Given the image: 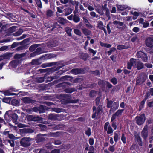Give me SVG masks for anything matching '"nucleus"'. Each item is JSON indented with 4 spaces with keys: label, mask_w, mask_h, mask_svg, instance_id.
Here are the masks:
<instances>
[{
    "label": "nucleus",
    "mask_w": 153,
    "mask_h": 153,
    "mask_svg": "<svg viewBox=\"0 0 153 153\" xmlns=\"http://www.w3.org/2000/svg\"><path fill=\"white\" fill-rule=\"evenodd\" d=\"M146 45L148 47H153V38L151 37L148 38L146 40Z\"/></svg>",
    "instance_id": "6"
},
{
    "label": "nucleus",
    "mask_w": 153,
    "mask_h": 153,
    "mask_svg": "<svg viewBox=\"0 0 153 153\" xmlns=\"http://www.w3.org/2000/svg\"><path fill=\"white\" fill-rule=\"evenodd\" d=\"M113 24L117 28L119 29L122 28L124 25L123 23V22L116 20L113 21Z\"/></svg>",
    "instance_id": "7"
},
{
    "label": "nucleus",
    "mask_w": 153,
    "mask_h": 153,
    "mask_svg": "<svg viewBox=\"0 0 153 153\" xmlns=\"http://www.w3.org/2000/svg\"><path fill=\"white\" fill-rule=\"evenodd\" d=\"M145 65L148 68H151L152 67V65L149 63H146L145 64Z\"/></svg>",
    "instance_id": "58"
},
{
    "label": "nucleus",
    "mask_w": 153,
    "mask_h": 153,
    "mask_svg": "<svg viewBox=\"0 0 153 153\" xmlns=\"http://www.w3.org/2000/svg\"><path fill=\"white\" fill-rule=\"evenodd\" d=\"M59 133L58 132H56L55 133L51 132L49 134L50 137H58L59 136Z\"/></svg>",
    "instance_id": "24"
},
{
    "label": "nucleus",
    "mask_w": 153,
    "mask_h": 153,
    "mask_svg": "<svg viewBox=\"0 0 153 153\" xmlns=\"http://www.w3.org/2000/svg\"><path fill=\"white\" fill-rule=\"evenodd\" d=\"M69 78V76H65L62 77L61 79L62 80H68V78Z\"/></svg>",
    "instance_id": "57"
},
{
    "label": "nucleus",
    "mask_w": 153,
    "mask_h": 153,
    "mask_svg": "<svg viewBox=\"0 0 153 153\" xmlns=\"http://www.w3.org/2000/svg\"><path fill=\"white\" fill-rule=\"evenodd\" d=\"M117 8L120 10L122 11L126 9H127L128 10L130 9V7L127 5H119L117 6Z\"/></svg>",
    "instance_id": "11"
},
{
    "label": "nucleus",
    "mask_w": 153,
    "mask_h": 153,
    "mask_svg": "<svg viewBox=\"0 0 153 153\" xmlns=\"http://www.w3.org/2000/svg\"><path fill=\"white\" fill-rule=\"evenodd\" d=\"M111 24V22H110L107 24V29L108 30V33L110 34L111 32V30L110 27V25Z\"/></svg>",
    "instance_id": "46"
},
{
    "label": "nucleus",
    "mask_w": 153,
    "mask_h": 153,
    "mask_svg": "<svg viewBox=\"0 0 153 153\" xmlns=\"http://www.w3.org/2000/svg\"><path fill=\"white\" fill-rule=\"evenodd\" d=\"M89 143L91 145H93L94 143V139L92 138H90L89 140Z\"/></svg>",
    "instance_id": "47"
},
{
    "label": "nucleus",
    "mask_w": 153,
    "mask_h": 153,
    "mask_svg": "<svg viewBox=\"0 0 153 153\" xmlns=\"http://www.w3.org/2000/svg\"><path fill=\"white\" fill-rule=\"evenodd\" d=\"M4 94L5 95L9 96L10 95L11 93L9 91L7 90L4 92Z\"/></svg>",
    "instance_id": "55"
},
{
    "label": "nucleus",
    "mask_w": 153,
    "mask_h": 153,
    "mask_svg": "<svg viewBox=\"0 0 153 153\" xmlns=\"http://www.w3.org/2000/svg\"><path fill=\"white\" fill-rule=\"evenodd\" d=\"M96 108L94 106L93 107V110L94 112V114L92 116V118H94L96 115H97L101 113L102 112V108L101 106L100 105L98 106L97 108V113H96V111H95Z\"/></svg>",
    "instance_id": "5"
},
{
    "label": "nucleus",
    "mask_w": 153,
    "mask_h": 153,
    "mask_svg": "<svg viewBox=\"0 0 153 153\" xmlns=\"http://www.w3.org/2000/svg\"><path fill=\"white\" fill-rule=\"evenodd\" d=\"M31 139L29 138L25 137L22 138L20 141L21 145L25 147H27L30 145V141Z\"/></svg>",
    "instance_id": "2"
},
{
    "label": "nucleus",
    "mask_w": 153,
    "mask_h": 153,
    "mask_svg": "<svg viewBox=\"0 0 153 153\" xmlns=\"http://www.w3.org/2000/svg\"><path fill=\"white\" fill-rule=\"evenodd\" d=\"M23 32V31L22 29H19V30L16 32V34H15V36H19L22 34V33Z\"/></svg>",
    "instance_id": "45"
},
{
    "label": "nucleus",
    "mask_w": 153,
    "mask_h": 153,
    "mask_svg": "<svg viewBox=\"0 0 153 153\" xmlns=\"http://www.w3.org/2000/svg\"><path fill=\"white\" fill-rule=\"evenodd\" d=\"M126 46L124 45H119L117 46V48L119 50L123 49L126 48Z\"/></svg>",
    "instance_id": "36"
},
{
    "label": "nucleus",
    "mask_w": 153,
    "mask_h": 153,
    "mask_svg": "<svg viewBox=\"0 0 153 153\" xmlns=\"http://www.w3.org/2000/svg\"><path fill=\"white\" fill-rule=\"evenodd\" d=\"M10 55L9 54H5L3 56V58L2 56H0V61H1L3 58L4 59H9L10 58L9 57Z\"/></svg>",
    "instance_id": "33"
},
{
    "label": "nucleus",
    "mask_w": 153,
    "mask_h": 153,
    "mask_svg": "<svg viewBox=\"0 0 153 153\" xmlns=\"http://www.w3.org/2000/svg\"><path fill=\"white\" fill-rule=\"evenodd\" d=\"M88 54L85 53H80L79 54V57L81 59L85 60Z\"/></svg>",
    "instance_id": "19"
},
{
    "label": "nucleus",
    "mask_w": 153,
    "mask_h": 153,
    "mask_svg": "<svg viewBox=\"0 0 153 153\" xmlns=\"http://www.w3.org/2000/svg\"><path fill=\"white\" fill-rule=\"evenodd\" d=\"M22 102L25 103H30L31 102V100L28 97H25L22 99Z\"/></svg>",
    "instance_id": "16"
},
{
    "label": "nucleus",
    "mask_w": 153,
    "mask_h": 153,
    "mask_svg": "<svg viewBox=\"0 0 153 153\" xmlns=\"http://www.w3.org/2000/svg\"><path fill=\"white\" fill-rule=\"evenodd\" d=\"M143 27L144 28H146L148 27L149 25V23L148 22H144L143 23Z\"/></svg>",
    "instance_id": "50"
},
{
    "label": "nucleus",
    "mask_w": 153,
    "mask_h": 153,
    "mask_svg": "<svg viewBox=\"0 0 153 153\" xmlns=\"http://www.w3.org/2000/svg\"><path fill=\"white\" fill-rule=\"evenodd\" d=\"M36 80L38 82L42 83L44 81V77H41L37 78L36 79Z\"/></svg>",
    "instance_id": "30"
},
{
    "label": "nucleus",
    "mask_w": 153,
    "mask_h": 153,
    "mask_svg": "<svg viewBox=\"0 0 153 153\" xmlns=\"http://www.w3.org/2000/svg\"><path fill=\"white\" fill-rule=\"evenodd\" d=\"M27 117L30 121H38L40 120V118L37 117H34L33 116L28 115L27 116Z\"/></svg>",
    "instance_id": "10"
},
{
    "label": "nucleus",
    "mask_w": 153,
    "mask_h": 153,
    "mask_svg": "<svg viewBox=\"0 0 153 153\" xmlns=\"http://www.w3.org/2000/svg\"><path fill=\"white\" fill-rule=\"evenodd\" d=\"M108 150L111 152H113L115 150V146L114 145L110 146L108 148Z\"/></svg>",
    "instance_id": "38"
},
{
    "label": "nucleus",
    "mask_w": 153,
    "mask_h": 153,
    "mask_svg": "<svg viewBox=\"0 0 153 153\" xmlns=\"http://www.w3.org/2000/svg\"><path fill=\"white\" fill-rule=\"evenodd\" d=\"M18 124L17 126L19 128H22L25 127V126L24 125L20 123H18L17 124Z\"/></svg>",
    "instance_id": "62"
},
{
    "label": "nucleus",
    "mask_w": 153,
    "mask_h": 153,
    "mask_svg": "<svg viewBox=\"0 0 153 153\" xmlns=\"http://www.w3.org/2000/svg\"><path fill=\"white\" fill-rule=\"evenodd\" d=\"M57 20L59 23L61 24H63L66 23L67 22V20L63 18L59 17L57 19Z\"/></svg>",
    "instance_id": "18"
},
{
    "label": "nucleus",
    "mask_w": 153,
    "mask_h": 153,
    "mask_svg": "<svg viewBox=\"0 0 153 153\" xmlns=\"http://www.w3.org/2000/svg\"><path fill=\"white\" fill-rule=\"evenodd\" d=\"M124 111L123 109H119L115 113L117 116H120Z\"/></svg>",
    "instance_id": "28"
},
{
    "label": "nucleus",
    "mask_w": 153,
    "mask_h": 153,
    "mask_svg": "<svg viewBox=\"0 0 153 153\" xmlns=\"http://www.w3.org/2000/svg\"><path fill=\"white\" fill-rule=\"evenodd\" d=\"M60 152V150L59 149H57L52 150L51 153H59Z\"/></svg>",
    "instance_id": "52"
},
{
    "label": "nucleus",
    "mask_w": 153,
    "mask_h": 153,
    "mask_svg": "<svg viewBox=\"0 0 153 153\" xmlns=\"http://www.w3.org/2000/svg\"><path fill=\"white\" fill-rule=\"evenodd\" d=\"M121 140L124 143H126V137L123 134L122 135Z\"/></svg>",
    "instance_id": "39"
},
{
    "label": "nucleus",
    "mask_w": 153,
    "mask_h": 153,
    "mask_svg": "<svg viewBox=\"0 0 153 153\" xmlns=\"http://www.w3.org/2000/svg\"><path fill=\"white\" fill-rule=\"evenodd\" d=\"M132 30L134 32L137 33L139 32L140 29L138 27H135Z\"/></svg>",
    "instance_id": "53"
},
{
    "label": "nucleus",
    "mask_w": 153,
    "mask_h": 153,
    "mask_svg": "<svg viewBox=\"0 0 153 153\" xmlns=\"http://www.w3.org/2000/svg\"><path fill=\"white\" fill-rule=\"evenodd\" d=\"M131 13L134 16H138L139 15L138 13L136 12H133L132 11H131Z\"/></svg>",
    "instance_id": "56"
},
{
    "label": "nucleus",
    "mask_w": 153,
    "mask_h": 153,
    "mask_svg": "<svg viewBox=\"0 0 153 153\" xmlns=\"http://www.w3.org/2000/svg\"><path fill=\"white\" fill-rule=\"evenodd\" d=\"M7 141L9 143L11 147H13L14 146V141L13 140H7Z\"/></svg>",
    "instance_id": "43"
},
{
    "label": "nucleus",
    "mask_w": 153,
    "mask_h": 153,
    "mask_svg": "<svg viewBox=\"0 0 153 153\" xmlns=\"http://www.w3.org/2000/svg\"><path fill=\"white\" fill-rule=\"evenodd\" d=\"M35 1L37 6L40 8L42 7V3L41 0H35Z\"/></svg>",
    "instance_id": "25"
},
{
    "label": "nucleus",
    "mask_w": 153,
    "mask_h": 153,
    "mask_svg": "<svg viewBox=\"0 0 153 153\" xmlns=\"http://www.w3.org/2000/svg\"><path fill=\"white\" fill-rule=\"evenodd\" d=\"M41 53V48H38L37 49L36 51V52L32 53L30 54V56L31 57H33L36 55L40 54Z\"/></svg>",
    "instance_id": "14"
},
{
    "label": "nucleus",
    "mask_w": 153,
    "mask_h": 153,
    "mask_svg": "<svg viewBox=\"0 0 153 153\" xmlns=\"http://www.w3.org/2000/svg\"><path fill=\"white\" fill-rule=\"evenodd\" d=\"M73 73L77 74L81 73L80 70L78 69H74L72 70Z\"/></svg>",
    "instance_id": "29"
},
{
    "label": "nucleus",
    "mask_w": 153,
    "mask_h": 153,
    "mask_svg": "<svg viewBox=\"0 0 153 153\" xmlns=\"http://www.w3.org/2000/svg\"><path fill=\"white\" fill-rule=\"evenodd\" d=\"M96 92L94 91H92L91 92L90 95L92 97L96 95Z\"/></svg>",
    "instance_id": "61"
},
{
    "label": "nucleus",
    "mask_w": 153,
    "mask_h": 153,
    "mask_svg": "<svg viewBox=\"0 0 153 153\" xmlns=\"http://www.w3.org/2000/svg\"><path fill=\"white\" fill-rule=\"evenodd\" d=\"M137 56L138 58H141L142 60L145 62H146L148 61V58L146 55L141 51L137 52Z\"/></svg>",
    "instance_id": "4"
},
{
    "label": "nucleus",
    "mask_w": 153,
    "mask_h": 153,
    "mask_svg": "<svg viewBox=\"0 0 153 153\" xmlns=\"http://www.w3.org/2000/svg\"><path fill=\"white\" fill-rule=\"evenodd\" d=\"M72 11V10L69 8H67L65 9V15H68L70 14Z\"/></svg>",
    "instance_id": "21"
},
{
    "label": "nucleus",
    "mask_w": 153,
    "mask_h": 153,
    "mask_svg": "<svg viewBox=\"0 0 153 153\" xmlns=\"http://www.w3.org/2000/svg\"><path fill=\"white\" fill-rule=\"evenodd\" d=\"M7 47L6 46H3L0 48V51H3L7 49Z\"/></svg>",
    "instance_id": "60"
},
{
    "label": "nucleus",
    "mask_w": 153,
    "mask_h": 153,
    "mask_svg": "<svg viewBox=\"0 0 153 153\" xmlns=\"http://www.w3.org/2000/svg\"><path fill=\"white\" fill-rule=\"evenodd\" d=\"M111 82L113 84L115 85L117 83V79L115 78H112L111 80Z\"/></svg>",
    "instance_id": "40"
},
{
    "label": "nucleus",
    "mask_w": 153,
    "mask_h": 153,
    "mask_svg": "<svg viewBox=\"0 0 153 153\" xmlns=\"http://www.w3.org/2000/svg\"><path fill=\"white\" fill-rule=\"evenodd\" d=\"M138 21L140 24H143L144 22V19L143 18H140L139 19H138Z\"/></svg>",
    "instance_id": "64"
},
{
    "label": "nucleus",
    "mask_w": 153,
    "mask_h": 153,
    "mask_svg": "<svg viewBox=\"0 0 153 153\" xmlns=\"http://www.w3.org/2000/svg\"><path fill=\"white\" fill-rule=\"evenodd\" d=\"M61 141L59 140H55L54 143V144L56 145H59L61 144Z\"/></svg>",
    "instance_id": "59"
},
{
    "label": "nucleus",
    "mask_w": 153,
    "mask_h": 153,
    "mask_svg": "<svg viewBox=\"0 0 153 153\" xmlns=\"http://www.w3.org/2000/svg\"><path fill=\"white\" fill-rule=\"evenodd\" d=\"M90 14L93 17H98V16L97 14H96L95 12H91L90 13Z\"/></svg>",
    "instance_id": "49"
},
{
    "label": "nucleus",
    "mask_w": 153,
    "mask_h": 153,
    "mask_svg": "<svg viewBox=\"0 0 153 153\" xmlns=\"http://www.w3.org/2000/svg\"><path fill=\"white\" fill-rule=\"evenodd\" d=\"M82 30L84 34L86 36L89 35L91 33L90 31L85 28H83Z\"/></svg>",
    "instance_id": "17"
},
{
    "label": "nucleus",
    "mask_w": 153,
    "mask_h": 153,
    "mask_svg": "<svg viewBox=\"0 0 153 153\" xmlns=\"http://www.w3.org/2000/svg\"><path fill=\"white\" fill-rule=\"evenodd\" d=\"M109 126H110L109 125V123L108 122L106 123L104 125V129L106 131H107L108 129Z\"/></svg>",
    "instance_id": "44"
},
{
    "label": "nucleus",
    "mask_w": 153,
    "mask_h": 153,
    "mask_svg": "<svg viewBox=\"0 0 153 153\" xmlns=\"http://www.w3.org/2000/svg\"><path fill=\"white\" fill-rule=\"evenodd\" d=\"M107 131V133L108 134H111L113 132V130L110 126H109Z\"/></svg>",
    "instance_id": "35"
},
{
    "label": "nucleus",
    "mask_w": 153,
    "mask_h": 153,
    "mask_svg": "<svg viewBox=\"0 0 153 153\" xmlns=\"http://www.w3.org/2000/svg\"><path fill=\"white\" fill-rule=\"evenodd\" d=\"M145 116L144 114H142L140 116H138L135 117L137 123L139 125L143 124L145 122Z\"/></svg>",
    "instance_id": "3"
},
{
    "label": "nucleus",
    "mask_w": 153,
    "mask_h": 153,
    "mask_svg": "<svg viewBox=\"0 0 153 153\" xmlns=\"http://www.w3.org/2000/svg\"><path fill=\"white\" fill-rule=\"evenodd\" d=\"M98 27L100 29L103 30L106 34H107V31L105 29V26L103 25V23L102 21H98Z\"/></svg>",
    "instance_id": "8"
},
{
    "label": "nucleus",
    "mask_w": 153,
    "mask_h": 153,
    "mask_svg": "<svg viewBox=\"0 0 153 153\" xmlns=\"http://www.w3.org/2000/svg\"><path fill=\"white\" fill-rule=\"evenodd\" d=\"M146 100V99L144 100L141 102L140 104V110L143 107Z\"/></svg>",
    "instance_id": "34"
},
{
    "label": "nucleus",
    "mask_w": 153,
    "mask_h": 153,
    "mask_svg": "<svg viewBox=\"0 0 153 153\" xmlns=\"http://www.w3.org/2000/svg\"><path fill=\"white\" fill-rule=\"evenodd\" d=\"M147 128V126L146 125L141 132L142 136L145 139L148 136Z\"/></svg>",
    "instance_id": "9"
},
{
    "label": "nucleus",
    "mask_w": 153,
    "mask_h": 153,
    "mask_svg": "<svg viewBox=\"0 0 153 153\" xmlns=\"http://www.w3.org/2000/svg\"><path fill=\"white\" fill-rule=\"evenodd\" d=\"M137 140L140 145L142 146V144H141V139L140 137H137Z\"/></svg>",
    "instance_id": "63"
},
{
    "label": "nucleus",
    "mask_w": 153,
    "mask_h": 153,
    "mask_svg": "<svg viewBox=\"0 0 153 153\" xmlns=\"http://www.w3.org/2000/svg\"><path fill=\"white\" fill-rule=\"evenodd\" d=\"M55 115L54 114H50L48 117V119L52 120H54L55 118Z\"/></svg>",
    "instance_id": "51"
},
{
    "label": "nucleus",
    "mask_w": 153,
    "mask_h": 153,
    "mask_svg": "<svg viewBox=\"0 0 153 153\" xmlns=\"http://www.w3.org/2000/svg\"><path fill=\"white\" fill-rule=\"evenodd\" d=\"M16 27L12 26L10 28V31L11 33L14 32L16 30Z\"/></svg>",
    "instance_id": "54"
},
{
    "label": "nucleus",
    "mask_w": 153,
    "mask_h": 153,
    "mask_svg": "<svg viewBox=\"0 0 153 153\" xmlns=\"http://www.w3.org/2000/svg\"><path fill=\"white\" fill-rule=\"evenodd\" d=\"M113 104V102L112 101H108L107 102V107L108 108H111Z\"/></svg>",
    "instance_id": "48"
},
{
    "label": "nucleus",
    "mask_w": 153,
    "mask_h": 153,
    "mask_svg": "<svg viewBox=\"0 0 153 153\" xmlns=\"http://www.w3.org/2000/svg\"><path fill=\"white\" fill-rule=\"evenodd\" d=\"M75 91V89L68 88L66 89L65 90V92L67 93H71Z\"/></svg>",
    "instance_id": "27"
},
{
    "label": "nucleus",
    "mask_w": 153,
    "mask_h": 153,
    "mask_svg": "<svg viewBox=\"0 0 153 153\" xmlns=\"http://www.w3.org/2000/svg\"><path fill=\"white\" fill-rule=\"evenodd\" d=\"M72 29L70 28L69 27H66L65 28V30L68 34L69 36H71Z\"/></svg>",
    "instance_id": "23"
},
{
    "label": "nucleus",
    "mask_w": 153,
    "mask_h": 153,
    "mask_svg": "<svg viewBox=\"0 0 153 153\" xmlns=\"http://www.w3.org/2000/svg\"><path fill=\"white\" fill-rule=\"evenodd\" d=\"M74 33L77 35L81 36L82 35V33L81 32L79 29H74Z\"/></svg>",
    "instance_id": "26"
},
{
    "label": "nucleus",
    "mask_w": 153,
    "mask_h": 153,
    "mask_svg": "<svg viewBox=\"0 0 153 153\" xmlns=\"http://www.w3.org/2000/svg\"><path fill=\"white\" fill-rule=\"evenodd\" d=\"M114 140L115 142H117L120 138V134L119 132H116L114 133Z\"/></svg>",
    "instance_id": "15"
},
{
    "label": "nucleus",
    "mask_w": 153,
    "mask_h": 153,
    "mask_svg": "<svg viewBox=\"0 0 153 153\" xmlns=\"http://www.w3.org/2000/svg\"><path fill=\"white\" fill-rule=\"evenodd\" d=\"M48 128L50 129H52L53 130H56L59 128L58 127L54 124L48 125Z\"/></svg>",
    "instance_id": "22"
},
{
    "label": "nucleus",
    "mask_w": 153,
    "mask_h": 153,
    "mask_svg": "<svg viewBox=\"0 0 153 153\" xmlns=\"http://www.w3.org/2000/svg\"><path fill=\"white\" fill-rule=\"evenodd\" d=\"M73 19L74 21L76 23H77L80 21V18L79 17L76 15H74V16Z\"/></svg>",
    "instance_id": "31"
},
{
    "label": "nucleus",
    "mask_w": 153,
    "mask_h": 153,
    "mask_svg": "<svg viewBox=\"0 0 153 153\" xmlns=\"http://www.w3.org/2000/svg\"><path fill=\"white\" fill-rule=\"evenodd\" d=\"M119 106V103L118 102H116L113 103L111 108L110 111L116 110L118 108Z\"/></svg>",
    "instance_id": "12"
},
{
    "label": "nucleus",
    "mask_w": 153,
    "mask_h": 153,
    "mask_svg": "<svg viewBox=\"0 0 153 153\" xmlns=\"http://www.w3.org/2000/svg\"><path fill=\"white\" fill-rule=\"evenodd\" d=\"M46 14L48 16L51 17L53 16V12L51 10H49L47 11Z\"/></svg>",
    "instance_id": "32"
},
{
    "label": "nucleus",
    "mask_w": 153,
    "mask_h": 153,
    "mask_svg": "<svg viewBox=\"0 0 153 153\" xmlns=\"http://www.w3.org/2000/svg\"><path fill=\"white\" fill-rule=\"evenodd\" d=\"M39 45L38 44L33 45L29 48V50L31 51H34L36 48L38 47Z\"/></svg>",
    "instance_id": "20"
},
{
    "label": "nucleus",
    "mask_w": 153,
    "mask_h": 153,
    "mask_svg": "<svg viewBox=\"0 0 153 153\" xmlns=\"http://www.w3.org/2000/svg\"><path fill=\"white\" fill-rule=\"evenodd\" d=\"M85 134L88 136L91 135V130L90 128H88L85 131Z\"/></svg>",
    "instance_id": "41"
},
{
    "label": "nucleus",
    "mask_w": 153,
    "mask_h": 153,
    "mask_svg": "<svg viewBox=\"0 0 153 153\" xmlns=\"http://www.w3.org/2000/svg\"><path fill=\"white\" fill-rule=\"evenodd\" d=\"M127 68L129 69H131L132 66L136 67L138 70H140L143 68V63L139 61L138 60L131 58L127 63Z\"/></svg>",
    "instance_id": "1"
},
{
    "label": "nucleus",
    "mask_w": 153,
    "mask_h": 153,
    "mask_svg": "<svg viewBox=\"0 0 153 153\" xmlns=\"http://www.w3.org/2000/svg\"><path fill=\"white\" fill-rule=\"evenodd\" d=\"M11 117L13 122L15 124H17V119L18 118L17 115L15 113L13 112L11 114Z\"/></svg>",
    "instance_id": "13"
},
{
    "label": "nucleus",
    "mask_w": 153,
    "mask_h": 153,
    "mask_svg": "<svg viewBox=\"0 0 153 153\" xmlns=\"http://www.w3.org/2000/svg\"><path fill=\"white\" fill-rule=\"evenodd\" d=\"M88 51L90 53L93 54V56L95 55L97 53L96 51H94L93 49L91 48H89Z\"/></svg>",
    "instance_id": "37"
},
{
    "label": "nucleus",
    "mask_w": 153,
    "mask_h": 153,
    "mask_svg": "<svg viewBox=\"0 0 153 153\" xmlns=\"http://www.w3.org/2000/svg\"><path fill=\"white\" fill-rule=\"evenodd\" d=\"M116 50V48H114L113 47L111 49L108 51V55H111L113 52H114Z\"/></svg>",
    "instance_id": "42"
}]
</instances>
